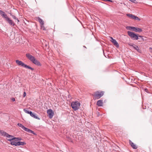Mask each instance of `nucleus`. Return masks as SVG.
Returning a JSON list of instances; mask_svg holds the SVG:
<instances>
[{
	"label": "nucleus",
	"instance_id": "obj_1",
	"mask_svg": "<svg viewBox=\"0 0 152 152\" xmlns=\"http://www.w3.org/2000/svg\"><path fill=\"white\" fill-rule=\"evenodd\" d=\"M26 56L27 58L33 63L37 65H38V61L36 59L35 57L32 56L29 53L26 54Z\"/></svg>",
	"mask_w": 152,
	"mask_h": 152
},
{
	"label": "nucleus",
	"instance_id": "obj_2",
	"mask_svg": "<svg viewBox=\"0 0 152 152\" xmlns=\"http://www.w3.org/2000/svg\"><path fill=\"white\" fill-rule=\"evenodd\" d=\"M71 106L75 111L78 110L80 106V103L78 101L72 102L71 103Z\"/></svg>",
	"mask_w": 152,
	"mask_h": 152
},
{
	"label": "nucleus",
	"instance_id": "obj_3",
	"mask_svg": "<svg viewBox=\"0 0 152 152\" xmlns=\"http://www.w3.org/2000/svg\"><path fill=\"white\" fill-rule=\"evenodd\" d=\"M16 140H13L10 142V144L12 145H14L15 146H19L20 145H23L26 144V143L24 142L18 141Z\"/></svg>",
	"mask_w": 152,
	"mask_h": 152
},
{
	"label": "nucleus",
	"instance_id": "obj_4",
	"mask_svg": "<svg viewBox=\"0 0 152 152\" xmlns=\"http://www.w3.org/2000/svg\"><path fill=\"white\" fill-rule=\"evenodd\" d=\"M127 33L128 35L133 40H137L138 39H140L138 38V35L133 32L128 31H127Z\"/></svg>",
	"mask_w": 152,
	"mask_h": 152
},
{
	"label": "nucleus",
	"instance_id": "obj_5",
	"mask_svg": "<svg viewBox=\"0 0 152 152\" xmlns=\"http://www.w3.org/2000/svg\"><path fill=\"white\" fill-rule=\"evenodd\" d=\"M104 94V91L99 92L97 91L95 92L94 97L95 99H98L103 95Z\"/></svg>",
	"mask_w": 152,
	"mask_h": 152
},
{
	"label": "nucleus",
	"instance_id": "obj_6",
	"mask_svg": "<svg viewBox=\"0 0 152 152\" xmlns=\"http://www.w3.org/2000/svg\"><path fill=\"white\" fill-rule=\"evenodd\" d=\"M6 137L9 138V139H7V140L10 142L13 140H20V138L14 137L13 136L10 135L8 134Z\"/></svg>",
	"mask_w": 152,
	"mask_h": 152
},
{
	"label": "nucleus",
	"instance_id": "obj_7",
	"mask_svg": "<svg viewBox=\"0 0 152 152\" xmlns=\"http://www.w3.org/2000/svg\"><path fill=\"white\" fill-rule=\"evenodd\" d=\"M39 22L40 24L41 29L43 30H46V29L44 26V21L39 17Z\"/></svg>",
	"mask_w": 152,
	"mask_h": 152
},
{
	"label": "nucleus",
	"instance_id": "obj_8",
	"mask_svg": "<svg viewBox=\"0 0 152 152\" xmlns=\"http://www.w3.org/2000/svg\"><path fill=\"white\" fill-rule=\"evenodd\" d=\"M24 111L26 113L30 114V115L32 117H33L35 118H38V117L35 115V114L32 113L31 111H30L28 110L25 109H24Z\"/></svg>",
	"mask_w": 152,
	"mask_h": 152
},
{
	"label": "nucleus",
	"instance_id": "obj_9",
	"mask_svg": "<svg viewBox=\"0 0 152 152\" xmlns=\"http://www.w3.org/2000/svg\"><path fill=\"white\" fill-rule=\"evenodd\" d=\"M47 113L48 116L50 119L52 118L54 114V112L52 110L49 109L47 110Z\"/></svg>",
	"mask_w": 152,
	"mask_h": 152
},
{
	"label": "nucleus",
	"instance_id": "obj_10",
	"mask_svg": "<svg viewBox=\"0 0 152 152\" xmlns=\"http://www.w3.org/2000/svg\"><path fill=\"white\" fill-rule=\"evenodd\" d=\"M127 16L130 17L131 18L134 19L135 20L140 21V19L138 17L135 16L133 15L130 14H126Z\"/></svg>",
	"mask_w": 152,
	"mask_h": 152
},
{
	"label": "nucleus",
	"instance_id": "obj_11",
	"mask_svg": "<svg viewBox=\"0 0 152 152\" xmlns=\"http://www.w3.org/2000/svg\"><path fill=\"white\" fill-rule=\"evenodd\" d=\"M5 19L10 25H12V26H14L15 25V23L13 22V21L12 20L10 19L8 17H7Z\"/></svg>",
	"mask_w": 152,
	"mask_h": 152
},
{
	"label": "nucleus",
	"instance_id": "obj_12",
	"mask_svg": "<svg viewBox=\"0 0 152 152\" xmlns=\"http://www.w3.org/2000/svg\"><path fill=\"white\" fill-rule=\"evenodd\" d=\"M16 63L19 66H21L23 67H24L26 65L23 62L19 60H16L15 61Z\"/></svg>",
	"mask_w": 152,
	"mask_h": 152
},
{
	"label": "nucleus",
	"instance_id": "obj_13",
	"mask_svg": "<svg viewBox=\"0 0 152 152\" xmlns=\"http://www.w3.org/2000/svg\"><path fill=\"white\" fill-rule=\"evenodd\" d=\"M111 42L113 43L114 45L117 48H118L119 47V45L118 42L116 40L113 39L112 37H111Z\"/></svg>",
	"mask_w": 152,
	"mask_h": 152
},
{
	"label": "nucleus",
	"instance_id": "obj_14",
	"mask_svg": "<svg viewBox=\"0 0 152 152\" xmlns=\"http://www.w3.org/2000/svg\"><path fill=\"white\" fill-rule=\"evenodd\" d=\"M132 31L136 32H140L142 31V30L141 28H139L135 27L133 26V27Z\"/></svg>",
	"mask_w": 152,
	"mask_h": 152
},
{
	"label": "nucleus",
	"instance_id": "obj_15",
	"mask_svg": "<svg viewBox=\"0 0 152 152\" xmlns=\"http://www.w3.org/2000/svg\"><path fill=\"white\" fill-rule=\"evenodd\" d=\"M103 102L102 100H98L96 103V105L98 106H103Z\"/></svg>",
	"mask_w": 152,
	"mask_h": 152
},
{
	"label": "nucleus",
	"instance_id": "obj_16",
	"mask_svg": "<svg viewBox=\"0 0 152 152\" xmlns=\"http://www.w3.org/2000/svg\"><path fill=\"white\" fill-rule=\"evenodd\" d=\"M129 143L130 145H131V147L134 149H136L137 148V147L135 144H134V143L132 142L131 140H129Z\"/></svg>",
	"mask_w": 152,
	"mask_h": 152
},
{
	"label": "nucleus",
	"instance_id": "obj_17",
	"mask_svg": "<svg viewBox=\"0 0 152 152\" xmlns=\"http://www.w3.org/2000/svg\"><path fill=\"white\" fill-rule=\"evenodd\" d=\"M130 45L132 46L135 50H136L138 52L141 53V50L139 49V47L135 45Z\"/></svg>",
	"mask_w": 152,
	"mask_h": 152
},
{
	"label": "nucleus",
	"instance_id": "obj_18",
	"mask_svg": "<svg viewBox=\"0 0 152 152\" xmlns=\"http://www.w3.org/2000/svg\"><path fill=\"white\" fill-rule=\"evenodd\" d=\"M8 133L3 130H0V135L4 137H6Z\"/></svg>",
	"mask_w": 152,
	"mask_h": 152
},
{
	"label": "nucleus",
	"instance_id": "obj_19",
	"mask_svg": "<svg viewBox=\"0 0 152 152\" xmlns=\"http://www.w3.org/2000/svg\"><path fill=\"white\" fill-rule=\"evenodd\" d=\"M0 14L1 15L2 17L5 19L8 17L7 15L6 14H5L4 12L2 10H0Z\"/></svg>",
	"mask_w": 152,
	"mask_h": 152
},
{
	"label": "nucleus",
	"instance_id": "obj_20",
	"mask_svg": "<svg viewBox=\"0 0 152 152\" xmlns=\"http://www.w3.org/2000/svg\"><path fill=\"white\" fill-rule=\"evenodd\" d=\"M23 129L25 131H26V132H27L29 133H30V132H31V130L27 128H26V127H24V128H23Z\"/></svg>",
	"mask_w": 152,
	"mask_h": 152
},
{
	"label": "nucleus",
	"instance_id": "obj_21",
	"mask_svg": "<svg viewBox=\"0 0 152 152\" xmlns=\"http://www.w3.org/2000/svg\"><path fill=\"white\" fill-rule=\"evenodd\" d=\"M24 68H27V69H29L32 70H34V69L31 68V67H30V66H28V65H27L26 64L25 66V67H24Z\"/></svg>",
	"mask_w": 152,
	"mask_h": 152
},
{
	"label": "nucleus",
	"instance_id": "obj_22",
	"mask_svg": "<svg viewBox=\"0 0 152 152\" xmlns=\"http://www.w3.org/2000/svg\"><path fill=\"white\" fill-rule=\"evenodd\" d=\"M10 15L12 16V17L14 19H15V20H17V21H18V22H19V20H18V19L17 18L16 16H14V15H12L11 14H10Z\"/></svg>",
	"mask_w": 152,
	"mask_h": 152
},
{
	"label": "nucleus",
	"instance_id": "obj_23",
	"mask_svg": "<svg viewBox=\"0 0 152 152\" xmlns=\"http://www.w3.org/2000/svg\"><path fill=\"white\" fill-rule=\"evenodd\" d=\"M133 26H127L126 27V28L128 30H132Z\"/></svg>",
	"mask_w": 152,
	"mask_h": 152
},
{
	"label": "nucleus",
	"instance_id": "obj_24",
	"mask_svg": "<svg viewBox=\"0 0 152 152\" xmlns=\"http://www.w3.org/2000/svg\"><path fill=\"white\" fill-rule=\"evenodd\" d=\"M17 125L21 127L23 129L25 127L24 126L20 123H18Z\"/></svg>",
	"mask_w": 152,
	"mask_h": 152
},
{
	"label": "nucleus",
	"instance_id": "obj_25",
	"mask_svg": "<svg viewBox=\"0 0 152 152\" xmlns=\"http://www.w3.org/2000/svg\"><path fill=\"white\" fill-rule=\"evenodd\" d=\"M31 132H30V133H32L33 134H34V135H36V133L34 131H33L32 130H31Z\"/></svg>",
	"mask_w": 152,
	"mask_h": 152
},
{
	"label": "nucleus",
	"instance_id": "obj_26",
	"mask_svg": "<svg viewBox=\"0 0 152 152\" xmlns=\"http://www.w3.org/2000/svg\"><path fill=\"white\" fill-rule=\"evenodd\" d=\"M26 96V92H24L23 93V97H25V96Z\"/></svg>",
	"mask_w": 152,
	"mask_h": 152
},
{
	"label": "nucleus",
	"instance_id": "obj_27",
	"mask_svg": "<svg viewBox=\"0 0 152 152\" xmlns=\"http://www.w3.org/2000/svg\"><path fill=\"white\" fill-rule=\"evenodd\" d=\"M11 100L12 101L14 102L15 101V99L14 98H12L11 99Z\"/></svg>",
	"mask_w": 152,
	"mask_h": 152
},
{
	"label": "nucleus",
	"instance_id": "obj_28",
	"mask_svg": "<svg viewBox=\"0 0 152 152\" xmlns=\"http://www.w3.org/2000/svg\"><path fill=\"white\" fill-rule=\"evenodd\" d=\"M145 91L146 92H147V93H148V89H147V88H145Z\"/></svg>",
	"mask_w": 152,
	"mask_h": 152
},
{
	"label": "nucleus",
	"instance_id": "obj_29",
	"mask_svg": "<svg viewBox=\"0 0 152 152\" xmlns=\"http://www.w3.org/2000/svg\"><path fill=\"white\" fill-rule=\"evenodd\" d=\"M138 37H139L141 38L142 40H144V39L142 38V36L139 35V36H138Z\"/></svg>",
	"mask_w": 152,
	"mask_h": 152
},
{
	"label": "nucleus",
	"instance_id": "obj_30",
	"mask_svg": "<svg viewBox=\"0 0 152 152\" xmlns=\"http://www.w3.org/2000/svg\"><path fill=\"white\" fill-rule=\"evenodd\" d=\"M105 1H110V2H112V1H111V0H105Z\"/></svg>",
	"mask_w": 152,
	"mask_h": 152
},
{
	"label": "nucleus",
	"instance_id": "obj_31",
	"mask_svg": "<svg viewBox=\"0 0 152 152\" xmlns=\"http://www.w3.org/2000/svg\"><path fill=\"white\" fill-rule=\"evenodd\" d=\"M149 49L150 50L151 52L152 53V48H150Z\"/></svg>",
	"mask_w": 152,
	"mask_h": 152
},
{
	"label": "nucleus",
	"instance_id": "obj_32",
	"mask_svg": "<svg viewBox=\"0 0 152 152\" xmlns=\"http://www.w3.org/2000/svg\"><path fill=\"white\" fill-rule=\"evenodd\" d=\"M38 64H39V66H41L40 64V63L39 62Z\"/></svg>",
	"mask_w": 152,
	"mask_h": 152
},
{
	"label": "nucleus",
	"instance_id": "obj_33",
	"mask_svg": "<svg viewBox=\"0 0 152 152\" xmlns=\"http://www.w3.org/2000/svg\"><path fill=\"white\" fill-rule=\"evenodd\" d=\"M83 47L86 48V47L85 46H83Z\"/></svg>",
	"mask_w": 152,
	"mask_h": 152
},
{
	"label": "nucleus",
	"instance_id": "obj_34",
	"mask_svg": "<svg viewBox=\"0 0 152 152\" xmlns=\"http://www.w3.org/2000/svg\"><path fill=\"white\" fill-rule=\"evenodd\" d=\"M99 114H98V116H99Z\"/></svg>",
	"mask_w": 152,
	"mask_h": 152
}]
</instances>
